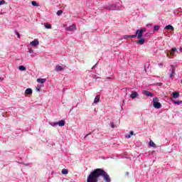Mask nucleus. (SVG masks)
I'll use <instances>...</instances> for the list:
<instances>
[{
    "label": "nucleus",
    "mask_w": 182,
    "mask_h": 182,
    "mask_svg": "<svg viewBox=\"0 0 182 182\" xmlns=\"http://www.w3.org/2000/svg\"><path fill=\"white\" fill-rule=\"evenodd\" d=\"M99 177H103L105 182H112L110 176L103 168H96L87 176V182H97Z\"/></svg>",
    "instance_id": "obj_1"
},
{
    "label": "nucleus",
    "mask_w": 182,
    "mask_h": 182,
    "mask_svg": "<svg viewBox=\"0 0 182 182\" xmlns=\"http://www.w3.org/2000/svg\"><path fill=\"white\" fill-rule=\"evenodd\" d=\"M143 32H146V28H141L140 30H136V38L139 39L136 43H139V45H144V42H146V39L143 38Z\"/></svg>",
    "instance_id": "obj_2"
},
{
    "label": "nucleus",
    "mask_w": 182,
    "mask_h": 182,
    "mask_svg": "<svg viewBox=\"0 0 182 182\" xmlns=\"http://www.w3.org/2000/svg\"><path fill=\"white\" fill-rule=\"evenodd\" d=\"M176 69H177V65H171V69L169 72H171L169 77L171 79H174V76H176Z\"/></svg>",
    "instance_id": "obj_3"
},
{
    "label": "nucleus",
    "mask_w": 182,
    "mask_h": 182,
    "mask_svg": "<svg viewBox=\"0 0 182 182\" xmlns=\"http://www.w3.org/2000/svg\"><path fill=\"white\" fill-rule=\"evenodd\" d=\"M154 107L155 109H161V103L159 102V98L155 97L153 99Z\"/></svg>",
    "instance_id": "obj_4"
},
{
    "label": "nucleus",
    "mask_w": 182,
    "mask_h": 182,
    "mask_svg": "<svg viewBox=\"0 0 182 182\" xmlns=\"http://www.w3.org/2000/svg\"><path fill=\"white\" fill-rule=\"evenodd\" d=\"M65 29L68 32H73V31H76V25L73 24V25L70 26L69 27L65 28Z\"/></svg>",
    "instance_id": "obj_5"
},
{
    "label": "nucleus",
    "mask_w": 182,
    "mask_h": 182,
    "mask_svg": "<svg viewBox=\"0 0 182 182\" xmlns=\"http://www.w3.org/2000/svg\"><path fill=\"white\" fill-rule=\"evenodd\" d=\"M30 45L33 47L38 46V45H39V41H38V39H34L30 43Z\"/></svg>",
    "instance_id": "obj_6"
},
{
    "label": "nucleus",
    "mask_w": 182,
    "mask_h": 182,
    "mask_svg": "<svg viewBox=\"0 0 182 182\" xmlns=\"http://www.w3.org/2000/svg\"><path fill=\"white\" fill-rule=\"evenodd\" d=\"M144 95L145 96H148V97H153V96H154V95L153 93L150 92L148 91V90L144 91Z\"/></svg>",
    "instance_id": "obj_7"
},
{
    "label": "nucleus",
    "mask_w": 182,
    "mask_h": 182,
    "mask_svg": "<svg viewBox=\"0 0 182 182\" xmlns=\"http://www.w3.org/2000/svg\"><path fill=\"white\" fill-rule=\"evenodd\" d=\"M139 96V93H137V92H132L130 97L132 99H136V97H137Z\"/></svg>",
    "instance_id": "obj_8"
},
{
    "label": "nucleus",
    "mask_w": 182,
    "mask_h": 182,
    "mask_svg": "<svg viewBox=\"0 0 182 182\" xmlns=\"http://www.w3.org/2000/svg\"><path fill=\"white\" fill-rule=\"evenodd\" d=\"M164 29H166V31H174V27H173V26L171 25H168L166 26H165Z\"/></svg>",
    "instance_id": "obj_9"
},
{
    "label": "nucleus",
    "mask_w": 182,
    "mask_h": 182,
    "mask_svg": "<svg viewBox=\"0 0 182 182\" xmlns=\"http://www.w3.org/2000/svg\"><path fill=\"white\" fill-rule=\"evenodd\" d=\"M65 120H60L59 122H57V126H60V127H62L63 126H65Z\"/></svg>",
    "instance_id": "obj_10"
},
{
    "label": "nucleus",
    "mask_w": 182,
    "mask_h": 182,
    "mask_svg": "<svg viewBox=\"0 0 182 182\" xmlns=\"http://www.w3.org/2000/svg\"><path fill=\"white\" fill-rule=\"evenodd\" d=\"M176 52H177V48H173L170 51L171 56H174V55L176 54Z\"/></svg>",
    "instance_id": "obj_11"
},
{
    "label": "nucleus",
    "mask_w": 182,
    "mask_h": 182,
    "mask_svg": "<svg viewBox=\"0 0 182 182\" xmlns=\"http://www.w3.org/2000/svg\"><path fill=\"white\" fill-rule=\"evenodd\" d=\"M55 70L56 72H62V70H63V68L60 65H56Z\"/></svg>",
    "instance_id": "obj_12"
},
{
    "label": "nucleus",
    "mask_w": 182,
    "mask_h": 182,
    "mask_svg": "<svg viewBox=\"0 0 182 182\" xmlns=\"http://www.w3.org/2000/svg\"><path fill=\"white\" fill-rule=\"evenodd\" d=\"M173 99H178V97H180V92H173Z\"/></svg>",
    "instance_id": "obj_13"
},
{
    "label": "nucleus",
    "mask_w": 182,
    "mask_h": 182,
    "mask_svg": "<svg viewBox=\"0 0 182 182\" xmlns=\"http://www.w3.org/2000/svg\"><path fill=\"white\" fill-rule=\"evenodd\" d=\"M37 82L38 83L43 84V83H45V82H46V79H45V78H38V79H37Z\"/></svg>",
    "instance_id": "obj_14"
},
{
    "label": "nucleus",
    "mask_w": 182,
    "mask_h": 182,
    "mask_svg": "<svg viewBox=\"0 0 182 182\" xmlns=\"http://www.w3.org/2000/svg\"><path fill=\"white\" fill-rule=\"evenodd\" d=\"M44 26L46 29H52V26L49 23H45Z\"/></svg>",
    "instance_id": "obj_15"
},
{
    "label": "nucleus",
    "mask_w": 182,
    "mask_h": 182,
    "mask_svg": "<svg viewBox=\"0 0 182 182\" xmlns=\"http://www.w3.org/2000/svg\"><path fill=\"white\" fill-rule=\"evenodd\" d=\"M100 101V95H97L94 100V103H99Z\"/></svg>",
    "instance_id": "obj_16"
},
{
    "label": "nucleus",
    "mask_w": 182,
    "mask_h": 182,
    "mask_svg": "<svg viewBox=\"0 0 182 182\" xmlns=\"http://www.w3.org/2000/svg\"><path fill=\"white\" fill-rule=\"evenodd\" d=\"M158 31H160V26L159 25L154 26L153 32H157Z\"/></svg>",
    "instance_id": "obj_17"
},
{
    "label": "nucleus",
    "mask_w": 182,
    "mask_h": 182,
    "mask_svg": "<svg viewBox=\"0 0 182 182\" xmlns=\"http://www.w3.org/2000/svg\"><path fill=\"white\" fill-rule=\"evenodd\" d=\"M26 95H32V89L27 88L25 91Z\"/></svg>",
    "instance_id": "obj_18"
},
{
    "label": "nucleus",
    "mask_w": 182,
    "mask_h": 182,
    "mask_svg": "<svg viewBox=\"0 0 182 182\" xmlns=\"http://www.w3.org/2000/svg\"><path fill=\"white\" fill-rule=\"evenodd\" d=\"M149 146L150 147H154V149H156V147H157L156 144H154V142L151 140L149 141Z\"/></svg>",
    "instance_id": "obj_19"
},
{
    "label": "nucleus",
    "mask_w": 182,
    "mask_h": 182,
    "mask_svg": "<svg viewBox=\"0 0 182 182\" xmlns=\"http://www.w3.org/2000/svg\"><path fill=\"white\" fill-rule=\"evenodd\" d=\"M61 173H62V174L66 175V174H68V173H69V171H68V169H66V168H63V169L61 171Z\"/></svg>",
    "instance_id": "obj_20"
},
{
    "label": "nucleus",
    "mask_w": 182,
    "mask_h": 182,
    "mask_svg": "<svg viewBox=\"0 0 182 182\" xmlns=\"http://www.w3.org/2000/svg\"><path fill=\"white\" fill-rule=\"evenodd\" d=\"M18 69L21 71H25V70H26V67H25L23 65H21V66L18 67Z\"/></svg>",
    "instance_id": "obj_21"
},
{
    "label": "nucleus",
    "mask_w": 182,
    "mask_h": 182,
    "mask_svg": "<svg viewBox=\"0 0 182 182\" xmlns=\"http://www.w3.org/2000/svg\"><path fill=\"white\" fill-rule=\"evenodd\" d=\"M31 4L33 5V6H39V4H38V2H36V1H33L31 2Z\"/></svg>",
    "instance_id": "obj_22"
},
{
    "label": "nucleus",
    "mask_w": 182,
    "mask_h": 182,
    "mask_svg": "<svg viewBox=\"0 0 182 182\" xmlns=\"http://www.w3.org/2000/svg\"><path fill=\"white\" fill-rule=\"evenodd\" d=\"M63 14V11H62V10H58L57 11L58 16H60V15H62Z\"/></svg>",
    "instance_id": "obj_23"
},
{
    "label": "nucleus",
    "mask_w": 182,
    "mask_h": 182,
    "mask_svg": "<svg viewBox=\"0 0 182 182\" xmlns=\"http://www.w3.org/2000/svg\"><path fill=\"white\" fill-rule=\"evenodd\" d=\"M50 124V126H53V127H56V126H58V122H51Z\"/></svg>",
    "instance_id": "obj_24"
},
{
    "label": "nucleus",
    "mask_w": 182,
    "mask_h": 182,
    "mask_svg": "<svg viewBox=\"0 0 182 182\" xmlns=\"http://www.w3.org/2000/svg\"><path fill=\"white\" fill-rule=\"evenodd\" d=\"M173 105H182V101H173Z\"/></svg>",
    "instance_id": "obj_25"
},
{
    "label": "nucleus",
    "mask_w": 182,
    "mask_h": 182,
    "mask_svg": "<svg viewBox=\"0 0 182 182\" xmlns=\"http://www.w3.org/2000/svg\"><path fill=\"white\" fill-rule=\"evenodd\" d=\"M107 9H109V11H114L115 9L113 6H110V7L107 8Z\"/></svg>",
    "instance_id": "obj_26"
},
{
    "label": "nucleus",
    "mask_w": 182,
    "mask_h": 182,
    "mask_svg": "<svg viewBox=\"0 0 182 182\" xmlns=\"http://www.w3.org/2000/svg\"><path fill=\"white\" fill-rule=\"evenodd\" d=\"M129 37L132 38H137V34L135 33V35H130Z\"/></svg>",
    "instance_id": "obj_27"
},
{
    "label": "nucleus",
    "mask_w": 182,
    "mask_h": 182,
    "mask_svg": "<svg viewBox=\"0 0 182 182\" xmlns=\"http://www.w3.org/2000/svg\"><path fill=\"white\" fill-rule=\"evenodd\" d=\"M110 126H111L112 129H114V123H113V122H110Z\"/></svg>",
    "instance_id": "obj_28"
},
{
    "label": "nucleus",
    "mask_w": 182,
    "mask_h": 182,
    "mask_svg": "<svg viewBox=\"0 0 182 182\" xmlns=\"http://www.w3.org/2000/svg\"><path fill=\"white\" fill-rule=\"evenodd\" d=\"M130 137H132L130 134L125 135V139H130Z\"/></svg>",
    "instance_id": "obj_29"
},
{
    "label": "nucleus",
    "mask_w": 182,
    "mask_h": 182,
    "mask_svg": "<svg viewBox=\"0 0 182 182\" xmlns=\"http://www.w3.org/2000/svg\"><path fill=\"white\" fill-rule=\"evenodd\" d=\"M36 92H41V87L38 86L36 88Z\"/></svg>",
    "instance_id": "obj_30"
},
{
    "label": "nucleus",
    "mask_w": 182,
    "mask_h": 182,
    "mask_svg": "<svg viewBox=\"0 0 182 182\" xmlns=\"http://www.w3.org/2000/svg\"><path fill=\"white\" fill-rule=\"evenodd\" d=\"M0 5H5V1L4 0L0 1Z\"/></svg>",
    "instance_id": "obj_31"
},
{
    "label": "nucleus",
    "mask_w": 182,
    "mask_h": 182,
    "mask_svg": "<svg viewBox=\"0 0 182 182\" xmlns=\"http://www.w3.org/2000/svg\"><path fill=\"white\" fill-rule=\"evenodd\" d=\"M156 86H163V83L161 82H157Z\"/></svg>",
    "instance_id": "obj_32"
},
{
    "label": "nucleus",
    "mask_w": 182,
    "mask_h": 182,
    "mask_svg": "<svg viewBox=\"0 0 182 182\" xmlns=\"http://www.w3.org/2000/svg\"><path fill=\"white\" fill-rule=\"evenodd\" d=\"M16 35H17L18 38H21V35L19 34V33H18V31H16Z\"/></svg>",
    "instance_id": "obj_33"
},
{
    "label": "nucleus",
    "mask_w": 182,
    "mask_h": 182,
    "mask_svg": "<svg viewBox=\"0 0 182 182\" xmlns=\"http://www.w3.org/2000/svg\"><path fill=\"white\" fill-rule=\"evenodd\" d=\"M146 26L147 27L150 26L151 28H152L153 27V24L149 23V24H146Z\"/></svg>",
    "instance_id": "obj_34"
},
{
    "label": "nucleus",
    "mask_w": 182,
    "mask_h": 182,
    "mask_svg": "<svg viewBox=\"0 0 182 182\" xmlns=\"http://www.w3.org/2000/svg\"><path fill=\"white\" fill-rule=\"evenodd\" d=\"M28 53H33V50L29 49L28 50Z\"/></svg>",
    "instance_id": "obj_35"
},
{
    "label": "nucleus",
    "mask_w": 182,
    "mask_h": 182,
    "mask_svg": "<svg viewBox=\"0 0 182 182\" xmlns=\"http://www.w3.org/2000/svg\"><path fill=\"white\" fill-rule=\"evenodd\" d=\"M124 39H127V38H130V35H127L124 36Z\"/></svg>",
    "instance_id": "obj_36"
},
{
    "label": "nucleus",
    "mask_w": 182,
    "mask_h": 182,
    "mask_svg": "<svg viewBox=\"0 0 182 182\" xmlns=\"http://www.w3.org/2000/svg\"><path fill=\"white\" fill-rule=\"evenodd\" d=\"M129 134H130L131 136H133V135L134 134V132L133 131H131V132H129Z\"/></svg>",
    "instance_id": "obj_37"
},
{
    "label": "nucleus",
    "mask_w": 182,
    "mask_h": 182,
    "mask_svg": "<svg viewBox=\"0 0 182 182\" xmlns=\"http://www.w3.org/2000/svg\"><path fill=\"white\" fill-rule=\"evenodd\" d=\"M24 166H32V164H23Z\"/></svg>",
    "instance_id": "obj_38"
},
{
    "label": "nucleus",
    "mask_w": 182,
    "mask_h": 182,
    "mask_svg": "<svg viewBox=\"0 0 182 182\" xmlns=\"http://www.w3.org/2000/svg\"><path fill=\"white\" fill-rule=\"evenodd\" d=\"M97 65V64H95L94 66L92 67L91 69H92V70H93V69H95Z\"/></svg>",
    "instance_id": "obj_39"
},
{
    "label": "nucleus",
    "mask_w": 182,
    "mask_h": 182,
    "mask_svg": "<svg viewBox=\"0 0 182 182\" xmlns=\"http://www.w3.org/2000/svg\"><path fill=\"white\" fill-rule=\"evenodd\" d=\"M178 12H182V9H178Z\"/></svg>",
    "instance_id": "obj_40"
},
{
    "label": "nucleus",
    "mask_w": 182,
    "mask_h": 182,
    "mask_svg": "<svg viewBox=\"0 0 182 182\" xmlns=\"http://www.w3.org/2000/svg\"><path fill=\"white\" fill-rule=\"evenodd\" d=\"M2 80H4V77H0V82H2Z\"/></svg>",
    "instance_id": "obj_41"
},
{
    "label": "nucleus",
    "mask_w": 182,
    "mask_h": 182,
    "mask_svg": "<svg viewBox=\"0 0 182 182\" xmlns=\"http://www.w3.org/2000/svg\"><path fill=\"white\" fill-rule=\"evenodd\" d=\"M149 35H150L149 32L146 33V36H149Z\"/></svg>",
    "instance_id": "obj_42"
},
{
    "label": "nucleus",
    "mask_w": 182,
    "mask_h": 182,
    "mask_svg": "<svg viewBox=\"0 0 182 182\" xmlns=\"http://www.w3.org/2000/svg\"><path fill=\"white\" fill-rule=\"evenodd\" d=\"M159 66H163V63H159Z\"/></svg>",
    "instance_id": "obj_43"
},
{
    "label": "nucleus",
    "mask_w": 182,
    "mask_h": 182,
    "mask_svg": "<svg viewBox=\"0 0 182 182\" xmlns=\"http://www.w3.org/2000/svg\"><path fill=\"white\" fill-rule=\"evenodd\" d=\"M107 79H110V77H107Z\"/></svg>",
    "instance_id": "obj_44"
},
{
    "label": "nucleus",
    "mask_w": 182,
    "mask_h": 182,
    "mask_svg": "<svg viewBox=\"0 0 182 182\" xmlns=\"http://www.w3.org/2000/svg\"><path fill=\"white\" fill-rule=\"evenodd\" d=\"M87 136H88L87 134L85 136V139H86Z\"/></svg>",
    "instance_id": "obj_45"
},
{
    "label": "nucleus",
    "mask_w": 182,
    "mask_h": 182,
    "mask_svg": "<svg viewBox=\"0 0 182 182\" xmlns=\"http://www.w3.org/2000/svg\"><path fill=\"white\" fill-rule=\"evenodd\" d=\"M127 176L129 175V172H127Z\"/></svg>",
    "instance_id": "obj_46"
},
{
    "label": "nucleus",
    "mask_w": 182,
    "mask_h": 182,
    "mask_svg": "<svg viewBox=\"0 0 182 182\" xmlns=\"http://www.w3.org/2000/svg\"><path fill=\"white\" fill-rule=\"evenodd\" d=\"M181 52H182V48H181Z\"/></svg>",
    "instance_id": "obj_47"
},
{
    "label": "nucleus",
    "mask_w": 182,
    "mask_h": 182,
    "mask_svg": "<svg viewBox=\"0 0 182 182\" xmlns=\"http://www.w3.org/2000/svg\"><path fill=\"white\" fill-rule=\"evenodd\" d=\"M0 110H2V109H0Z\"/></svg>",
    "instance_id": "obj_48"
},
{
    "label": "nucleus",
    "mask_w": 182,
    "mask_h": 182,
    "mask_svg": "<svg viewBox=\"0 0 182 182\" xmlns=\"http://www.w3.org/2000/svg\"><path fill=\"white\" fill-rule=\"evenodd\" d=\"M102 182H103V181H102Z\"/></svg>",
    "instance_id": "obj_49"
}]
</instances>
